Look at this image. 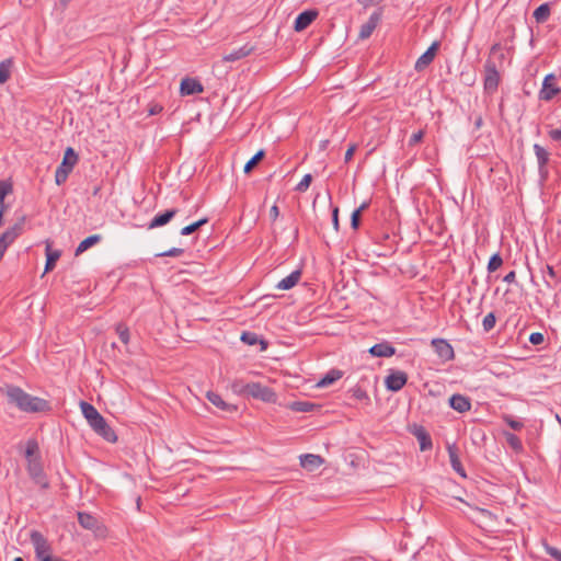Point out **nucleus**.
Listing matches in <instances>:
<instances>
[{
	"mask_svg": "<svg viewBox=\"0 0 561 561\" xmlns=\"http://www.w3.org/2000/svg\"><path fill=\"white\" fill-rule=\"evenodd\" d=\"M137 506L138 507L140 506V499H138V501H137Z\"/></svg>",
	"mask_w": 561,
	"mask_h": 561,
	"instance_id": "774afa93",
	"label": "nucleus"
},
{
	"mask_svg": "<svg viewBox=\"0 0 561 561\" xmlns=\"http://www.w3.org/2000/svg\"><path fill=\"white\" fill-rule=\"evenodd\" d=\"M254 50H255V46L248 43V44L239 47L238 49H234L231 53L224 55L222 60L225 62H233V61H237V60L248 57Z\"/></svg>",
	"mask_w": 561,
	"mask_h": 561,
	"instance_id": "dca6fc26",
	"label": "nucleus"
},
{
	"mask_svg": "<svg viewBox=\"0 0 561 561\" xmlns=\"http://www.w3.org/2000/svg\"><path fill=\"white\" fill-rule=\"evenodd\" d=\"M534 151L538 161L539 174L545 180L548 176L547 164L549 161V152L538 144L534 145Z\"/></svg>",
	"mask_w": 561,
	"mask_h": 561,
	"instance_id": "4468645a",
	"label": "nucleus"
},
{
	"mask_svg": "<svg viewBox=\"0 0 561 561\" xmlns=\"http://www.w3.org/2000/svg\"><path fill=\"white\" fill-rule=\"evenodd\" d=\"M449 405L455 411L465 413L471 409V401L468 397L457 393L449 398Z\"/></svg>",
	"mask_w": 561,
	"mask_h": 561,
	"instance_id": "6ab92c4d",
	"label": "nucleus"
},
{
	"mask_svg": "<svg viewBox=\"0 0 561 561\" xmlns=\"http://www.w3.org/2000/svg\"><path fill=\"white\" fill-rule=\"evenodd\" d=\"M61 253L59 250L53 251L50 249V245L47 244L46 247V263H45V272H50L54 270L56 262L60 257Z\"/></svg>",
	"mask_w": 561,
	"mask_h": 561,
	"instance_id": "c756f323",
	"label": "nucleus"
},
{
	"mask_svg": "<svg viewBox=\"0 0 561 561\" xmlns=\"http://www.w3.org/2000/svg\"><path fill=\"white\" fill-rule=\"evenodd\" d=\"M208 221L207 218H202L188 226H185L184 228H182L181 230V234L182 236H188V234H192L193 232H195L197 229H199L202 226H204L206 222Z\"/></svg>",
	"mask_w": 561,
	"mask_h": 561,
	"instance_id": "e433bc0d",
	"label": "nucleus"
},
{
	"mask_svg": "<svg viewBox=\"0 0 561 561\" xmlns=\"http://www.w3.org/2000/svg\"><path fill=\"white\" fill-rule=\"evenodd\" d=\"M437 356L444 360L449 362L455 358L453 346L444 339H433L431 342Z\"/></svg>",
	"mask_w": 561,
	"mask_h": 561,
	"instance_id": "9b49d317",
	"label": "nucleus"
},
{
	"mask_svg": "<svg viewBox=\"0 0 561 561\" xmlns=\"http://www.w3.org/2000/svg\"><path fill=\"white\" fill-rule=\"evenodd\" d=\"M318 16V11L316 10H306L298 14L295 20L294 28L296 32H301L306 30Z\"/></svg>",
	"mask_w": 561,
	"mask_h": 561,
	"instance_id": "ddd939ff",
	"label": "nucleus"
},
{
	"mask_svg": "<svg viewBox=\"0 0 561 561\" xmlns=\"http://www.w3.org/2000/svg\"><path fill=\"white\" fill-rule=\"evenodd\" d=\"M311 182H312V176H311V174H306V175L301 179V181L296 185L295 190H296L297 192H306V191L309 188V186H310Z\"/></svg>",
	"mask_w": 561,
	"mask_h": 561,
	"instance_id": "c03bdc74",
	"label": "nucleus"
},
{
	"mask_svg": "<svg viewBox=\"0 0 561 561\" xmlns=\"http://www.w3.org/2000/svg\"><path fill=\"white\" fill-rule=\"evenodd\" d=\"M380 19H381V14L379 12H374L369 16L368 21L360 26L358 37L360 39H366V38L370 37L373 32L377 27L378 23L380 22Z\"/></svg>",
	"mask_w": 561,
	"mask_h": 561,
	"instance_id": "2eb2a0df",
	"label": "nucleus"
},
{
	"mask_svg": "<svg viewBox=\"0 0 561 561\" xmlns=\"http://www.w3.org/2000/svg\"><path fill=\"white\" fill-rule=\"evenodd\" d=\"M78 160V153L73 150V148L68 147L64 153L61 163L58 165L55 172V182L57 185H61L67 181Z\"/></svg>",
	"mask_w": 561,
	"mask_h": 561,
	"instance_id": "f03ea898",
	"label": "nucleus"
},
{
	"mask_svg": "<svg viewBox=\"0 0 561 561\" xmlns=\"http://www.w3.org/2000/svg\"><path fill=\"white\" fill-rule=\"evenodd\" d=\"M265 151L259 150L244 165V173H250L257 164L259 162L264 158Z\"/></svg>",
	"mask_w": 561,
	"mask_h": 561,
	"instance_id": "f704fd0d",
	"label": "nucleus"
},
{
	"mask_svg": "<svg viewBox=\"0 0 561 561\" xmlns=\"http://www.w3.org/2000/svg\"><path fill=\"white\" fill-rule=\"evenodd\" d=\"M116 333L118 334L119 336V340L124 343V344H127L129 342V339H130V333H129V329L126 324L124 323H118L116 325Z\"/></svg>",
	"mask_w": 561,
	"mask_h": 561,
	"instance_id": "a19ab883",
	"label": "nucleus"
},
{
	"mask_svg": "<svg viewBox=\"0 0 561 561\" xmlns=\"http://www.w3.org/2000/svg\"><path fill=\"white\" fill-rule=\"evenodd\" d=\"M503 265V259L500 253H494L488 263V272L493 273Z\"/></svg>",
	"mask_w": 561,
	"mask_h": 561,
	"instance_id": "4c0bfd02",
	"label": "nucleus"
},
{
	"mask_svg": "<svg viewBox=\"0 0 561 561\" xmlns=\"http://www.w3.org/2000/svg\"><path fill=\"white\" fill-rule=\"evenodd\" d=\"M550 15V5L548 3L540 4L534 11V18L537 23H545Z\"/></svg>",
	"mask_w": 561,
	"mask_h": 561,
	"instance_id": "2f4dec72",
	"label": "nucleus"
},
{
	"mask_svg": "<svg viewBox=\"0 0 561 561\" xmlns=\"http://www.w3.org/2000/svg\"><path fill=\"white\" fill-rule=\"evenodd\" d=\"M482 124H483V119H482V117H481V116H478V117H477V119H476V122H474V126H476V128H478V129H479V128H481Z\"/></svg>",
	"mask_w": 561,
	"mask_h": 561,
	"instance_id": "0e129e2a",
	"label": "nucleus"
},
{
	"mask_svg": "<svg viewBox=\"0 0 561 561\" xmlns=\"http://www.w3.org/2000/svg\"><path fill=\"white\" fill-rule=\"evenodd\" d=\"M439 46L440 43L438 41L433 42L426 51L419 57L414 65V69L417 72L425 70L433 62Z\"/></svg>",
	"mask_w": 561,
	"mask_h": 561,
	"instance_id": "1a4fd4ad",
	"label": "nucleus"
},
{
	"mask_svg": "<svg viewBox=\"0 0 561 561\" xmlns=\"http://www.w3.org/2000/svg\"><path fill=\"white\" fill-rule=\"evenodd\" d=\"M279 216V209L276 205H273L270 209V218L272 221H275Z\"/></svg>",
	"mask_w": 561,
	"mask_h": 561,
	"instance_id": "13d9d810",
	"label": "nucleus"
},
{
	"mask_svg": "<svg viewBox=\"0 0 561 561\" xmlns=\"http://www.w3.org/2000/svg\"><path fill=\"white\" fill-rule=\"evenodd\" d=\"M176 208L168 209L162 214L156 215L152 220L148 224V229L162 227L170 222V220L178 214Z\"/></svg>",
	"mask_w": 561,
	"mask_h": 561,
	"instance_id": "aec40b11",
	"label": "nucleus"
},
{
	"mask_svg": "<svg viewBox=\"0 0 561 561\" xmlns=\"http://www.w3.org/2000/svg\"><path fill=\"white\" fill-rule=\"evenodd\" d=\"M231 389L234 393H238V394L247 393L248 394L247 383H244L242 380H234L231 383Z\"/></svg>",
	"mask_w": 561,
	"mask_h": 561,
	"instance_id": "49530a36",
	"label": "nucleus"
},
{
	"mask_svg": "<svg viewBox=\"0 0 561 561\" xmlns=\"http://www.w3.org/2000/svg\"><path fill=\"white\" fill-rule=\"evenodd\" d=\"M504 437L512 449L517 453L523 450V444L518 436L510 432H504Z\"/></svg>",
	"mask_w": 561,
	"mask_h": 561,
	"instance_id": "72a5a7b5",
	"label": "nucleus"
},
{
	"mask_svg": "<svg viewBox=\"0 0 561 561\" xmlns=\"http://www.w3.org/2000/svg\"><path fill=\"white\" fill-rule=\"evenodd\" d=\"M503 280H504L505 283H508V284H511V283H515V280H516V273H515V271H511L510 273H507V274L504 276Z\"/></svg>",
	"mask_w": 561,
	"mask_h": 561,
	"instance_id": "680f3d73",
	"label": "nucleus"
},
{
	"mask_svg": "<svg viewBox=\"0 0 561 561\" xmlns=\"http://www.w3.org/2000/svg\"><path fill=\"white\" fill-rule=\"evenodd\" d=\"M289 408L295 412H310L313 411L317 405L309 401H295L290 403Z\"/></svg>",
	"mask_w": 561,
	"mask_h": 561,
	"instance_id": "473e14b6",
	"label": "nucleus"
},
{
	"mask_svg": "<svg viewBox=\"0 0 561 561\" xmlns=\"http://www.w3.org/2000/svg\"><path fill=\"white\" fill-rule=\"evenodd\" d=\"M495 322H496L495 314L493 312L488 313L482 321L483 330L485 332H490L494 328Z\"/></svg>",
	"mask_w": 561,
	"mask_h": 561,
	"instance_id": "37998d69",
	"label": "nucleus"
},
{
	"mask_svg": "<svg viewBox=\"0 0 561 561\" xmlns=\"http://www.w3.org/2000/svg\"><path fill=\"white\" fill-rule=\"evenodd\" d=\"M408 381L407 373L402 370H392L385 379V386L389 391H400Z\"/></svg>",
	"mask_w": 561,
	"mask_h": 561,
	"instance_id": "6e6552de",
	"label": "nucleus"
},
{
	"mask_svg": "<svg viewBox=\"0 0 561 561\" xmlns=\"http://www.w3.org/2000/svg\"><path fill=\"white\" fill-rule=\"evenodd\" d=\"M353 398L359 401H366L367 403L370 402L369 396L365 389H363L360 386H355L351 389Z\"/></svg>",
	"mask_w": 561,
	"mask_h": 561,
	"instance_id": "58836bf2",
	"label": "nucleus"
},
{
	"mask_svg": "<svg viewBox=\"0 0 561 561\" xmlns=\"http://www.w3.org/2000/svg\"><path fill=\"white\" fill-rule=\"evenodd\" d=\"M355 151H356V145L355 144L350 145V147L347 148L345 156H344V161L346 163L352 160Z\"/></svg>",
	"mask_w": 561,
	"mask_h": 561,
	"instance_id": "5fc2aeb1",
	"label": "nucleus"
},
{
	"mask_svg": "<svg viewBox=\"0 0 561 561\" xmlns=\"http://www.w3.org/2000/svg\"><path fill=\"white\" fill-rule=\"evenodd\" d=\"M184 253V250L181 249V248H172L168 251H164V252H161V253H158L157 256H173V257H176V256H180Z\"/></svg>",
	"mask_w": 561,
	"mask_h": 561,
	"instance_id": "3c124183",
	"label": "nucleus"
},
{
	"mask_svg": "<svg viewBox=\"0 0 561 561\" xmlns=\"http://www.w3.org/2000/svg\"><path fill=\"white\" fill-rule=\"evenodd\" d=\"M98 435L103 437L105 440L110 443H115L117 440V436L113 428L107 424L106 421L101 423L96 428L93 430Z\"/></svg>",
	"mask_w": 561,
	"mask_h": 561,
	"instance_id": "a878e982",
	"label": "nucleus"
},
{
	"mask_svg": "<svg viewBox=\"0 0 561 561\" xmlns=\"http://www.w3.org/2000/svg\"><path fill=\"white\" fill-rule=\"evenodd\" d=\"M545 273L551 278V280H553V284H551L550 280L545 279L546 286L552 289L554 285L560 282V278L557 276V273L551 265H546Z\"/></svg>",
	"mask_w": 561,
	"mask_h": 561,
	"instance_id": "ea45409f",
	"label": "nucleus"
},
{
	"mask_svg": "<svg viewBox=\"0 0 561 561\" xmlns=\"http://www.w3.org/2000/svg\"><path fill=\"white\" fill-rule=\"evenodd\" d=\"M10 77V64L1 62L0 64V83H4Z\"/></svg>",
	"mask_w": 561,
	"mask_h": 561,
	"instance_id": "09e8293b",
	"label": "nucleus"
},
{
	"mask_svg": "<svg viewBox=\"0 0 561 561\" xmlns=\"http://www.w3.org/2000/svg\"><path fill=\"white\" fill-rule=\"evenodd\" d=\"M11 192L12 185L5 181H0V205L3 204L5 196Z\"/></svg>",
	"mask_w": 561,
	"mask_h": 561,
	"instance_id": "a18cd8bd",
	"label": "nucleus"
},
{
	"mask_svg": "<svg viewBox=\"0 0 561 561\" xmlns=\"http://www.w3.org/2000/svg\"><path fill=\"white\" fill-rule=\"evenodd\" d=\"M27 472L32 480L34 481V483L39 485L42 489L46 490L49 488V482L43 470L41 459H30L27 463Z\"/></svg>",
	"mask_w": 561,
	"mask_h": 561,
	"instance_id": "39448f33",
	"label": "nucleus"
},
{
	"mask_svg": "<svg viewBox=\"0 0 561 561\" xmlns=\"http://www.w3.org/2000/svg\"><path fill=\"white\" fill-rule=\"evenodd\" d=\"M206 398L210 403H213L215 407H217L219 410L227 412V413H234L237 412L238 408L231 403L226 402L220 394L208 391L206 393Z\"/></svg>",
	"mask_w": 561,
	"mask_h": 561,
	"instance_id": "f3484780",
	"label": "nucleus"
},
{
	"mask_svg": "<svg viewBox=\"0 0 561 561\" xmlns=\"http://www.w3.org/2000/svg\"><path fill=\"white\" fill-rule=\"evenodd\" d=\"M368 352L375 357H390L396 354V348L389 342L383 341L373 345Z\"/></svg>",
	"mask_w": 561,
	"mask_h": 561,
	"instance_id": "a211bd4d",
	"label": "nucleus"
},
{
	"mask_svg": "<svg viewBox=\"0 0 561 561\" xmlns=\"http://www.w3.org/2000/svg\"><path fill=\"white\" fill-rule=\"evenodd\" d=\"M545 341L543 334L540 332H534L529 336V342L534 345H539Z\"/></svg>",
	"mask_w": 561,
	"mask_h": 561,
	"instance_id": "864d4df0",
	"label": "nucleus"
},
{
	"mask_svg": "<svg viewBox=\"0 0 561 561\" xmlns=\"http://www.w3.org/2000/svg\"><path fill=\"white\" fill-rule=\"evenodd\" d=\"M98 435L103 437L105 440L110 443H115L117 440V436L113 428L107 424L106 421L101 423L96 428L93 430Z\"/></svg>",
	"mask_w": 561,
	"mask_h": 561,
	"instance_id": "bb28decb",
	"label": "nucleus"
},
{
	"mask_svg": "<svg viewBox=\"0 0 561 561\" xmlns=\"http://www.w3.org/2000/svg\"><path fill=\"white\" fill-rule=\"evenodd\" d=\"M80 408L83 416L85 417L92 430L96 428L101 423L105 421V419L92 404L85 401H81Z\"/></svg>",
	"mask_w": 561,
	"mask_h": 561,
	"instance_id": "9d476101",
	"label": "nucleus"
},
{
	"mask_svg": "<svg viewBox=\"0 0 561 561\" xmlns=\"http://www.w3.org/2000/svg\"><path fill=\"white\" fill-rule=\"evenodd\" d=\"M501 81L500 72L496 69V65L493 60L488 59L484 64V79L483 89L488 94H493L497 91Z\"/></svg>",
	"mask_w": 561,
	"mask_h": 561,
	"instance_id": "7ed1b4c3",
	"label": "nucleus"
},
{
	"mask_svg": "<svg viewBox=\"0 0 561 561\" xmlns=\"http://www.w3.org/2000/svg\"><path fill=\"white\" fill-rule=\"evenodd\" d=\"M332 222L335 231H339V208L335 207L332 211Z\"/></svg>",
	"mask_w": 561,
	"mask_h": 561,
	"instance_id": "6e6d98bb",
	"label": "nucleus"
},
{
	"mask_svg": "<svg viewBox=\"0 0 561 561\" xmlns=\"http://www.w3.org/2000/svg\"><path fill=\"white\" fill-rule=\"evenodd\" d=\"M301 277V271L296 270L291 272L288 276L283 278L278 284L276 285L277 289L280 290H288L291 289L294 286H296Z\"/></svg>",
	"mask_w": 561,
	"mask_h": 561,
	"instance_id": "393cba45",
	"label": "nucleus"
},
{
	"mask_svg": "<svg viewBox=\"0 0 561 561\" xmlns=\"http://www.w3.org/2000/svg\"><path fill=\"white\" fill-rule=\"evenodd\" d=\"M204 91L203 84L195 78H184L181 81L180 93L181 95H194Z\"/></svg>",
	"mask_w": 561,
	"mask_h": 561,
	"instance_id": "f8f14e48",
	"label": "nucleus"
},
{
	"mask_svg": "<svg viewBox=\"0 0 561 561\" xmlns=\"http://www.w3.org/2000/svg\"><path fill=\"white\" fill-rule=\"evenodd\" d=\"M163 110V107L159 104H152L150 107H149V115H157L159 113H161Z\"/></svg>",
	"mask_w": 561,
	"mask_h": 561,
	"instance_id": "052dcab7",
	"label": "nucleus"
},
{
	"mask_svg": "<svg viewBox=\"0 0 561 561\" xmlns=\"http://www.w3.org/2000/svg\"><path fill=\"white\" fill-rule=\"evenodd\" d=\"M248 394L254 399H260L264 402H275L276 393L266 386H263L260 382H250L247 383Z\"/></svg>",
	"mask_w": 561,
	"mask_h": 561,
	"instance_id": "423d86ee",
	"label": "nucleus"
},
{
	"mask_svg": "<svg viewBox=\"0 0 561 561\" xmlns=\"http://www.w3.org/2000/svg\"><path fill=\"white\" fill-rule=\"evenodd\" d=\"M413 435L416 437L420 444V449L422 451L430 450L433 447L431 435L423 426H415L413 430Z\"/></svg>",
	"mask_w": 561,
	"mask_h": 561,
	"instance_id": "412c9836",
	"label": "nucleus"
},
{
	"mask_svg": "<svg viewBox=\"0 0 561 561\" xmlns=\"http://www.w3.org/2000/svg\"><path fill=\"white\" fill-rule=\"evenodd\" d=\"M368 207H369V203L368 202H364L355 210L358 211L359 214H363V211H365Z\"/></svg>",
	"mask_w": 561,
	"mask_h": 561,
	"instance_id": "e2e57ef3",
	"label": "nucleus"
},
{
	"mask_svg": "<svg viewBox=\"0 0 561 561\" xmlns=\"http://www.w3.org/2000/svg\"><path fill=\"white\" fill-rule=\"evenodd\" d=\"M502 420L514 431H520L524 427V423L514 419L510 414H503Z\"/></svg>",
	"mask_w": 561,
	"mask_h": 561,
	"instance_id": "79ce46f5",
	"label": "nucleus"
},
{
	"mask_svg": "<svg viewBox=\"0 0 561 561\" xmlns=\"http://www.w3.org/2000/svg\"><path fill=\"white\" fill-rule=\"evenodd\" d=\"M102 240V237L100 234H92L82 240L79 245L77 247L75 251V255L78 256L82 254L84 251H87L89 248L93 247L94 244L99 243Z\"/></svg>",
	"mask_w": 561,
	"mask_h": 561,
	"instance_id": "cd10ccee",
	"label": "nucleus"
},
{
	"mask_svg": "<svg viewBox=\"0 0 561 561\" xmlns=\"http://www.w3.org/2000/svg\"><path fill=\"white\" fill-rule=\"evenodd\" d=\"M382 0H357L359 4H362L364 8L379 4Z\"/></svg>",
	"mask_w": 561,
	"mask_h": 561,
	"instance_id": "bf43d9fd",
	"label": "nucleus"
},
{
	"mask_svg": "<svg viewBox=\"0 0 561 561\" xmlns=\"http://www.w3.org/2000/svg\"><path fill=\"white\" fill-rule=\"evenodd\" d=\"M38 453V444L35 439L27 440L25 457L27 458V462L30 459H41L39 456H35Z\"/></svg>",
	"mask_w": 561,
	"mask_h": 561,
	"instance_id": "c9c22d12",
	"label": "nucleus"
},
{
	"mask_svg": "<svg viewBox=\"0 0 561 561\" xmlns=\"http://www.w3.org/2000/svg\"><path fill=\"white\" fill-rule=\"evenodd\" d=\"M543 548H545V551L550 557H552L557 561H561V551L558 548L552 547V546L548 545L547 542H543Z\"/></svg>",
	"mask_w": 561,
	"mask_h": 561,
	"instance_id": "de8ad7c7",
	"label": "nucleus"
},
{
	"mask_svg": "<svg viewBox=\"0 0 561 561\" xmlns=\"http://www.w3.org/2000/svg\"><path fill=\"white\" fill-rule=\"evenodd\" d=\"M343 376V373L339 369H331L328 374H325V376H323L317 383L318 387L320 388H325L332 383H334L335 381H337L339 379H341Z\"/></svg>",
	"mask_w": 561,
	"mask_h": 561,
	"instance_id": "c85d7f7f",
	"label": "nucleus"
},
{
	"mask_svg": "<svg viewBox=\"0 0 561 561\" xmlns=\"http://www.w3.org/2000/svg\"><path fill=\"white\" fill-rule=\"evenodd\" d=\"M31 542L34 547L37 561H43L46 557H51V546L48 540L37 530H32L30 535Z\"/></svg>",
	"mask_w": 561,
	"mask_h": 561,
	"instance_id": "20e7f679",
	"label": "nucleus"
},
{
	"mask_svg": "<svg viewBox=\"0 0 561 561\" xmlns=\"http://www.w3.org/2000/svg\"><path fill=\"white\" fill-rule=\"evenodd\" d=\"M13 561H24V560H23V558H21V557H16V558H14V560H13Z\"/></svg>",
	"mask_w": 561,
	"mask_h": 561,
	"instance_id": "69168bd1",
	"label": "nucleus"
},
{
	"mask_svg": "<svg viewBox=\"0 0 561 561\" xmlns=\"http://www.w3.org/2000/svg\"><path fill=\"white\" fill-rule=\"evenodd\" d=\"M241 341L248 345H255L260 343L262 345L261 350H266L267 347V342L263 339H260V336L254 332H243L241 335Z\"/></svg>",
	"mask_w": 561,
	"mask_h": 561,
	"instance_id": "7c9ffc66",
	"label": "nucleus"
},
{
	"mask_svg": "<svg viewBox=\"0 0 561 561\" xmlns=\"http://www.w3.org/2000/svg\"><path fill=\"white\" fill-rule=\"evenodd\" d=\"M447 451H448V456H449V461H450L451 468L457 473H459L461 477L465 478L466 477V472H465V469H463V467L461 465V461L459 459L456 446L455 445H448L447 446Z\"/></svg>",
	"mask_w": 561,
	"mask_h": 561,
	"instance_id": "b1692460",
	"label": "nucleus"
},
{
	"mask_svg": "<svg viewBox=\"0 0 561 561\" xmlns=\"http://www.w3.org/2000/svg\"><path fill=\"white\" fill-rule=\"evenodd\" d=\"M549 137L556 141L561 140V128L551 129L549 131Z\"/></svg>",
	"mask_w": 561,
	"mask_h": 561,
	"instance_id": "4d7b16f0",
	"label": "nucleus"
},
{
	"mask_svg": "<svg viewBox=\"0 0 561 561\" xmlns=\"http://www.w3.org/2000/svg\"><path fill=\"white\" fill-rule=\"evenodd\" d=\"M497 48V45L492 46V51Z\"/></svg>",
	"mask_w": 561,
	"mask_h": 561,
	"instance_id": "338daca9",
	"label": "nucleus"
},
{
	"mask_svg": "<svg viewBox=\"0 0 561 561\" xmlns=\"http://www.w3.org/2000/svg\"><path fill=\"white\" fill-rule=\"evenodd\" d=\"M360 217H362V214H359L358 211L354 210L352 213V215H351V227L354 230H357L359 228Z\"/></svg>",
	"mask_w": 561,
	"mask_h": 561,
	"instance_id": "603ef678",
	"label": "nucleus"
},
{
	"mask_svg": "<svg viewBox=\"0 0 561 561\" xmlns=\"http://www.w3.org/2000/svg\"><path fill=\"white\" fill-rule=\"evenodd\" d=\"M78 523L80 526L88 530H98L99 529V520L95 516L85 513L78 512Z\"/></svg>",
	"mask_w": 561,
	"mask_h": 561,
	"instance_id": "5701e85b",
	"label": "nucleus"
},
{
	"mask_svg": "<svg viewBox=\"0 0 561 561\" xmlns=\"http://www.w3.org/2000/svg\"><path fill=\"white\" fill-rule=\"evenodd\" d=\"M556 80L557 78L553 73H549L545 77L542 88L539 91V99L541 101H550L561 92V89L554 83Z\"/></svg>",
	"mask_w": 561,
	"mask_h": 561,
	"instance_id": "0eeeda50",
	"label": "nucleus"
},
{
	"mask_svg": "<svg viewBox=\"0 0 561 561\" xmlns=\"http://www.w3.org/2000/svg\"><path fill=\"white\" fill-rule=\"evenodd\" d=\"M324 462V459L319 455L306 454L300 456V465L302 468L312 471L319 468Z\"/></svg>",
	"mask_w": 561,
	"mask_h": 561,
	"instance_id": "4be33fe9",
	"label": "nucleus"
},
{
	"mask_svg": "<svg viewBox=\"0 0 561 561\" xmlns=\"http://www.w3.org/2000/svg\"><path fill=\"white\" fill-rule=\"evenodd\" d=\"M2 391L5 393L8 402L14 404L22 412L38 413L50 410L47 400L34 397L18 386L7 385Z\"/></svg>",
	"mask_w": 561,
	"mask_h": 561,
	"instance_id": "f257e3e1",
	"label": "nucleus"
},
{
	"mask_svg": "<svg viewBox=\"0 0 561 561\" xmlns=\"http://www.w3.org/2000/svg\"><path fill=\"white\" fill-rule=\"evenodd\" d=\"M425 131L423 129H420L419 131L412 134V136L409 139V146L413 147L420 144L424 138Z\"/></svg>",
	"mask_w": 561,
	"mask_h": 561,
	"instance_id": "8fccbe9b",
	"label": "nucleus"
}]
</instances>
